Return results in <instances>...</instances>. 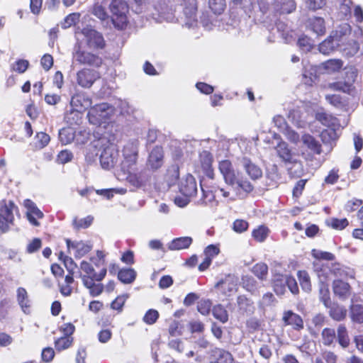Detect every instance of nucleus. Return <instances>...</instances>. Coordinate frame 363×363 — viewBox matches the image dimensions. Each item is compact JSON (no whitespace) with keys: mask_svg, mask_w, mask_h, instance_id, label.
<instances>
[{"mask_svg":"<svg viewBox=\"0 0 363 363\" xmlns=\"http://www.w3.org/2000/svg\"><path fill=\"white\" fill-rule=\"evenodd\" d=\"M80 274L83 285L89 289L91 296L95 297L99 296L104 291V286L101 283L106 277L107 269L103 267L99 273H96L95 269L91 263L83 260L79 266Z\"/></svg>","mask_w":363,"mask_h":363,"instance_id":"f257e3e1","label":"nucleus"},{"mask_svg":"<svg viewBox=\"0 0 363 363\" xmlns=\"http://www.w3.org/2000/svg\"><path fill=\"white\" fill-rule=\"evenodd\" d=\"M109 9L112 13V22L114 26L120 30L125 29L128 23L126 15L128 12L127 3L123 0H112Z\"/></svg>","mask_w":363,"mask_h":363,"instance_id":"f03ea898","label":"nucleus"},{"mask_svg":"<svg viewBox=\"0 0 363 363\" xmlns=\"http://www.w3.org/2000/svg\"><path fill=\"white\" fill-rule=\"evenodd\" d=\"M18 210V206L13 201L6 199L0 201V231L1 233L8 232L10 226L13 225V211Z\"/></svg>","mask_w":363,"mask_h":363,"instance_id":"7ed1b4c3","label":"nucleus"},{"mask_svg":"<svg viewBox=\"0 0 363 363\" xmlns=\"http://www.w3.org/2000/svg\"><path fill=\"white\" fill-rule=\"evenodd\" d=\"M111 106L107 103H101L91 107L87 113L90 123L101 125L108 123L111 116Z\"/></svg>","mask_w":363,"mask_h":363,"instance_id":"20e7f679","label":"nucleus"},{"mask_svg":"<svg viewBox=\"0 0 363 363\" xmlns=\"http://www.w3.org/2000/svg\"><path fill=\"white\" fill-rule=\"evenodd\" d=\"M82 34L85 38L86 44L88 48L95 51L104 50L106 48V42L101 33L86 26L82 29Z\"/></svg>","mask_w":363,"mask_h":363,"instance_id":"39448f33","label":"nucleus"},{"mask_svg":"<svg viewBox=\"0 0 363 363\" xmlns=\"http://www.w3.org/2000/svg\"><path fill=\"white\" fill-rule=\"evenodd\" d=\"M76 61L81 65L100 68L104 64L103 58L97 52L85 50L79 48L74 53Z\"/></svg>","mask_w":363,"mask_h":363,"instance_id":"423d86ee","label":"nucleus"},{"mask_svg":"<svg viewBox=\"0 0 363 363\" xmlns=\"http://www.w3.org/2000/svg\"><path fill=\"white\" fill-rule=\"evenodd\" d=\"M303 144L309 151H302L301 156L306 161L312 162L315 159V155H320L323 152L322 145L313 135L306 133L301 138Z\"/></svg>","mask_w":363,"mask_h":363,"instance_id":"0eeeda50","label":"nucleus"},{"mask_svg":"<svg viewBox=\"0 0 363 363\" xmlns=\"http://www.w3.org/2000/svg\"><path fill=\"white\" fill-rule=\"evenodd\" d=\"M100 78V73L91 68L84 67L76 74V81L79 86L89 89Z\"/></svg>","mask_w":363,"mask_h":363,"instance_id":"6e6552de","label":"nucleus"},{"mask_svg":"<svg viewBox=\"0 0 363 363\" xmlns=\"http://www.w3.org/2000/svg\"><path fill=\"white\" fill-rule=\"evenodd\" d=\"M92 100L89 94L84 91H77L71 98L70 105L77 112H84L90 108Z\"/></svg>","mask_w":363,"mask_h":363,"instance_id":"1a4fd4ad","label":"nucleus"},{"mask_svg":"<svg viewBox=\"0 0 363 363\" xmlns=\"http://www.w3.org/2000/svg\"><path fill=\"white\" fill-rule=\"evenodd\" d=\"M218 169L223 175L225 182L230 186L235 185L237 174L229 160H223L218 163Z\"/></svg>","mask_w":363,"mask_h":363,"instance_id":"9d476101","label":"nucleus"},{"mask_svg":"<svg viewBox=\"0 0 363 363\" xmlns=\"http://www.w3.org/2000/svg\"><path fill=\"white\" fill-rule=\"evenodd\" d=\"M332 287L334 295L340 300L345 301L352 295V288L351 285L342 279H335L333 281Z\"/></svg>","mask_w":363,"mask_h":363,"instance_id":"9b49d317","label":"nucleus"},{"mask_svg":"<svg viewBox=\"0 0 363 363\" xmlns=\"http://www.w3.org/2000/svg\"><path fill=\"white\" fill-rule=\"evenodd\" d=\"M282 321L285 326H291L296 331H301L304 328L302 317L291 310L285 311L283 313Z\"/></svg>","mask_w":363,"mask_h":363,"instance_id":"f8f14e48","label":"nucleus"},{"mask_svg":"<svg viewBox=\"0 0 363 363\" xmlns=\"http://www.w3.org/2000/svg\"><path fill=\"white\" fill-rule=\"evenodd\" d=\"M23 205L27 209L26 217L28 221L33 226H39L40 223L38 219H42L44 217L43 213L37 207L35 203L30 199H25Z\"/></svg>","mask_w":363,"mask_h":363,"instance_id":"ddd939ff","label":"nucleus"},{"mask_svg":"<svg viewBox=\"0 0 363 363\" xmlns=\"http://www.w3.org/2000/svg\"><path fill=\"white\" fill-rule=\"evenodd\" d=\"M164 163V150L162 146H155L150 152L147 165L152 170L160 169Z\"/></svg>","mask_w":363,"mask_h":363,"instance_id":"4468645a","label":"nucleus"},{"mask_svg":"<svg viewBox=\"0 0 363 363\" xmlns=\"http://www.w3.org/2000/svg\"><path fill=\"white\" fill-rule=\"evenodd\" d=\"M199 162L204 174L209 179H213L215 174L213 168V155L207 150L201 152L199 155Z\"/></svg>","mask_w":363,"mask_h":363,"instance_id":"2eb2a0df","label":"nucleus"},{"mask_svg":"<svg viewBox=\"0 0 363 363\" xmlns=\"http://www.w3.org/2000/svg\"><path fill=\"white\" fill-rule=\"evenodd\" d=\"M179 191L182 196H195L197 194V184L196 179L191 175L188 174L182 180L179 185Z\"/></svg>","mask_w":363,"mask_h":363,"instance_id":"dca6fc26","label":"nucleus"},{"mask_svg":"<svg viewBox=\"0 0 363 363\" xmlns=\"http://www.w3.org/2000/svg\"><path fill=\"white\" fill-rule=\"evenodd\" d=\"M211 355L213 360L209 363H235L233 354L223 348L215 347L211 350Z\"/></svg>","mask_w":363,"mask_h":363,"instance_id":"f3484780","label":"nucleus"},{"mask_svg":"<svg viewBox=\"0 0 363 363\" xmlns=\"http://www.w3.org/2000/svg\"><path fill=\"white\" fill-rule=\"evenodd\" d=\"M275 150L277 151V155L284 163H296V160L294 158V153L286 142L281 141L278 143Z\"/></svg>","mask_w":363,"mask_h":363,"instance_id":"a211bd4d","label":"nucleus"},{"mask_svg":"<svg viewBox=\"0 0 363 363\" xmlns=\"http://www.w3.org/2000/svg\"><path fill=\"white\" fill-rule=\"evenodd\" d=\"M271 285L277 296H282L286 292V275L280 273L273 274Z\"/></svg>","mask_w":363,"mask_h":363,"instance_id":"6ab92c4d","label":"nucleus"},{"mask_svg":"<svg viewBox=\"0 0 363 363\" xmlns=\"http://www.w3.org/2000/svg\"><path fill=\"white\" fill-rule=\"evenodd\" d=\"M242 165L247 174L252 179H257L262 176V171L261 168L253 163L250 158H242Z\"/></svg>","mask_w":363,"mask_h":363,"instance_id":"aec40b11","label":"nucleus"},{"mask_svg":"<svg viewBox=\"0 0 363 363\" xmlns=\"http://www.w3.org/2000/svg\"><path fill=\"white\" fill-rule=\"evenodd\" d=\"M326 308L329 309V315L334 320L342 321L345 319L347 311L344 306H340L336 302H332L330 307Z\"/></svg>","mask_w":363,"mask_h":363,"instance_id":"412c9836","label":"nucleus"},{"mask_svg":"<svg viewBox=\"0 0 363 363\" xmlns=\"http://www.w3.org/2000/svg\"><path fill=\"white\" fill-rule=\"evenodd\" d=\"M65 241L68 249L72 248L76 250L75 256L77 257L84 256L91 250V246L83 241L72 242L69 239H66Z\"/></svg>","mask_w":363,"mask_h":363,"instance_id":"4be33fe9","label":"nucleus"},{"mask_svg":"<svg viewBox=\"0 0 363 363\" xmlns=\"http://www.w3.org/2000/svg\"><path fill=\"white\" fill-rule=\"evenodd\" d=\"M193 240L191 237H179L173 239L168 244V250L171 251L187 249L192 244Z\"/></svg>","mask_w":363,"mask_h":363,"instance_id":"5701e85b","label":"nucleus"},{"mask_svg":"<svg viewBox=\"0 0 363 363\" xmlns=\"http://www.w3.org/2000/svg\"><path fill=\"white\" fill-rule=\"evenodd\" d=\"M137 273L133 268H122L118 272V279L123 284H132L136 279Z\"/></svg>","mask_w":363,"mask_h":363,"instance_id":"b1692460","label":"nucleus"},{"mask_svg":"<svg viewBox=\"0 0 363 363\" xmlns=\"http://www.w3.org/2000/svg\"><path fill=\"white\" fill-rule=\"evenodd\" d=\"M308 26L318 35H323L325 33V21L321 17H313L308 19Z\"/></svg>","mask_w":363,"mask_h":363,"instance_id":"393cba45","label":"nucleus"},{"mask_svg":"<svg viewBox=\"0 0 363 363\" xmlns=\"http://www.w3.org/2000/svg\"><path fill=\"white\" fill-rule=\"evenodd\" d=\"M270 233L269 228L265 225H260L252 231V238L257 242H263Z\"/></svg>","mask_w":363,"mask_h":363,"instance_id":"a878e982","label":"nucleus"},{"mask_svg":"<svg viewBox=\"0 0 363 363\" xmlns=\"http://www.w3.org/2000/svg\"><path fill=\"white\" fill-rule=\"evenodd\" d=\"M124 160L122 163V169L124 171L130 172L134 170L136 166L138 154L134 151L130 155H127L124 151Z\"/></svg>","mask_w":363,"mask_h":363,"instance_id":"bb28decb","label":"nucleus"},{"mask_svg":"<svg viewBox=\"0 0 363 363\" xmlns=\"http://www.w3.org/2000/svg\"><path fill=\"white\" fill-rule=\"evenodd\" d=\"M241 285L244 289L252 295L258 292L257 281L251 276H243L241 279Z\"/></svg>","mask_w":363,"mask_h":363,"instance_id":"cd10ccee","label":"nucleus"},{"mask_svg":"<svg viewBox=\"0 0 363 363\" xmlns=\"http://www.w3.org/2000/svg\"><path fill=\"white\" fill-rule=\"evenodd\" d=\"M350 316L352 322L359 324L363 323V305L352 304L350 307Z\"/></svg>","mask_w":363,"mask_h":363,"instance_id":"c85d7f7f","label":"nucleus"},{"mask_svg":"<svg viewBox=\"0 0 363 363\" xmlns=\"http://www.w3.org/2000/svg\"><path fill=\"white\" fill-rule=\"evenodd\" d=\"M337 337L340 345L343 348H347L350 344V340L348 335V332L346 326L344 324H340L337 327Z\"/></svg>","mask_w":363,"mask_h":363,"instance_id":"c756f323","label":"nucleus"},{"mask_svg":"<svg viewBox=\"0 0 363 363\" xmlns=\"http://www.w3.org/2000/svg\"><path fill=\"white\" fill-rule=\"evenodd\" d=\"M268 270V266L264 262L256 263L251 269L252 273L261 281L267 279Z\"/></svg>","mask_w":363,"mask_h":363,"instance_id":"7c9ffc66","label":"nucleus"},{"mask_svg":"<svg viewBox=\"0 0 363 363\" xmlns=\"http://www.w3.org/2000/svg\"><path fill=\"white\" fill-rule=\"evenodd\" d=\"M326 225L333 230H342L345 229L350 224L347 218H330L329 220H326Z\"/></svg>","mask_w":363,"mask_h":363,"instance_id":"2f4dec72","label":"nucleus"},{"mask_svg":"<svg viewBox=\"0 0 363 363\" xmlns=\"http://www.w3.org/2000/svg\"><path fill=\"white\" fill-rule=\"evenodd\" d=\"M297 277L299 281L301 289L306 292H310L312 289L311 277L306 270H298Z\"/></svg>","mask_w":363,"mask_h":363,"instance_id":"473e14b6","label":"nucleus"},{"mask_svg":"<svg viewBox=\"0 0 363 363\" xmlns=\"http://www.w3.org/2000/svg\"><path fill=\"white\" fill-rule=\"evenodd\" d=\"M74 342L73 337L62 336L57 338L54 342L55 348L57 351L61 352L71 347Z\"/></svg>","mask_w":363,"mask_h":363,"instance_id":"72a5a7b5","label":"nucleus"},{"mask_svg":"<svg viewBox=\"0 0 363 363\" xmlns=\"http://www.w3.org/2000/svg\"><path fill=\"white\" fill-rule=\"evenodd\" d=\"M315 271L322 282H326L331 279L330 264H321L315 267Z\"/></svg>","mask_w":363,"mask_h":363,"instance_id":"f704fd0d","label":"nucleus"},{"mask_svg":"<svg viewBox=\"0 0 363 363\" xmlns=\"http://www.w3.org/2000/svg\"><path fill=\"white\" fill-rule=\"evenodd\" d=\"M212 313L213 317L225 323L228 320V313L226 309L221 304H217L212 308Z\"/></svg>","mask_w":363,"mask_h":363,"instance_id":"c9c22d12","label":"nucleus"},{"mask_svg":"<svg viewBox=\"0 0 363 363\" xmlns=\"http://www.w3.org/2000/svg\"><path fill=\"white\" fill-rule=\"evenodd\" d=\"M343 65L341 60L333 59L328 60L323 63V67L328 73L339 72Z\"/></svg>","mask_w":363,"mask_h":363,"instance_id":"e433bc0d","label":"nucleus"},{"mask_svg":"<svg viewBox=\"0 0 363 363\" xmlns=\"http://www.w3.org/2000/svg\"><path fill=\"white\" fill-rule=\"evenodd\" d=\"M74 139V132L70 128H63L59 131V140L62 145L71 143Z\"/></svg>","mask_w":363,"mask_h":363,"instance_id":"4c0bfd02","label":"nucleus"},{"mask_svg":"<svg viewBox=\"0 0 363 363\" xmlns=\"http://www.w3.org/2000/svg\"><path fill=\"white\" fill-rule=\"evenodd\" d=\"M128 172L127 181L130 184L136 188H140L145 184V179L141 173Z\"/></svg>","mask_w":363,"mask_h":363,"instance_id":"58836bf2","label":"nucleus"},{"mask_svg":"<svg viewBox=\"0 0 363 363\" xmlns=\"http://www.w3.org/2000/svg\"><path fill=\"white\" fill-rule=\"evenodd\" d=\"M17 300L24 312L30 307L28 293L26 289L19 287L17 289Z\"/></svg>","mask_w":363,"mask_h":363,"instance_id":"ea45409f","label":"nucleus"},{"mask_svg":"<svg viewBox=\"0 0 363 363\" xmlns=\"http://www.w3.org/2000/svg\"><path fill=\"white\" fill-rule=\"evenodd\" d=\"M323 344L325 346L330 347L334 342L335 339V331L333 328H325L321 333Z\"/></svg>","mask_w":363,"mask_h":363,"instance_id":"a19ab883","label":"nucleus"},{"mask_svg":"<svg viewBox=\"0 0 363 363\" xmlns=\"http://www.w3.org/2000/svg\"><path fill=\"white\" fill-rule=\"evenodd\" d=\"M74 274L68 273L65 277V284L60 286V293L65 296H69L72 292V284L74 283Z\"/></svg>","mask_w":363,"mask_h":363,"instance_id":"79ce46f5","label":"nucleus"},{"mask_svg":"<svg viewBox=\"0 0 363 363\" xmlns=\"http://www.w3.org/2000/svg\"><path fill=\"white\" fill-rule=\"evenodd\" d=\"M237 303L240 310L251 311L254 309L253 301L245 295H240L237 298Z\"/></svg>","mask_w":363,"mask_h":363,"instance_id":"37998d69","label":"nucleus"},{"mask_svg":"<svg viewBox=\"0 0 363 363\" xmlns=\"http://www.w3.org/2000/svg\"><path fill=\"white\" fill-rule=\"evenodd\" d=\"M29 65L28 60L18 59L11 65V71L23 74L28 69Z\"/></svg>","mask_w":363,"mask_h":363,"instance_id":"c03bdc74","label":"nucleus"},{"mask_svg":"<svg viewBox=\"0 0 363 363\" xmlns=\"http://www.w3.org/2000/svg\"><path fill=\"white\" fill-rule=\"evenodd\" d=\"M319 299L325 307H330L333 301L330 298V293L328 284L320 287L319 290Z\"/></svg>","mask_w":363,"mask_h":363,"instance_id":"a18cd8bd","label":"nucleus"},{"mask_svg":"<svg viewBox=\"0 0 363 363\" xmlns=\"http://www.w3.org/2000/svg\"><path fill=\"white\" fill-rule=\"evenodd\" d=\"M114 157H113L106 150H104L100 155V163L105 169H109L114 165Z\"/></svg>","mask_w":363,"mask_h":363,"instance_id":"49530a36","label":"nucleus"},{"mask_svg":"<svg viewBox=\"0 0 363 363\" xmlns=\"http://www.w3.org/2000/svg\"><path fill=\"white\" fill-rule=\"evenodd\" d=\"M93 220L94 218L91 216L83 218H74L73 220L74 228L77 230L87 228L91 225Z\"/></svg>","mask_w":363,"mask_h":363,"instance_id":"de8ad7c7","label":"nucleus"},{"mask_svg":"<svg viewBox=\"0 0 363 363\" xmlns=\"http://www.w3.org/2000/svg\"><path fill=\"white\" fill-rule=\"evenodd\" d=\"M209 7L216 14H220L225 9L226 4L225 0H209Z\"/></svg>","mask_w":363,"mask_h":363,"instance_id":"09e8293b","label":"nucleus"},{"mask_svg":"<svg viewBox=\"0 0 363 363\" xmlns=\"http://www.w3.org/2000/svg\"><path fill=\"white\" fill-rule=\"evenodd\" d=\"M160 317L159 312L155 309H149L145 313L143 320L147 325H152L157 322Z\"/></svg>","mask_w":363,"mask_h":363,"instance_id":"8fccbe9b","label":"nucleus"},{"mask_svg":"<svg viewBox=\"0 0 363 363\" xmlns=\"http://www.w3.org/2000/svg\"><path fill=\"white\" fill-rule=\"evenodd\" d=\"M352 84L345 82H335L330 84V88L334 91L350 94L352 91Z\"/></svg>","mask_w":363,"mask_h":363,"instance_id":"3c124183","label":"nucleus"},{"mask_svg":"<svg viewBox=\"0 0 363 363\" xmlns=\"http://www.w3.org/2000/svg\"><path fill=\"white\" fill-rule=\"evenodd\" d=\"M212 308V302L209 299H202L197 303V310L203 315H208Z\"/></svg>","mask_w":363,"mask_h":363,"instance_id":"603ef678","label":"nucleus"},{"mask_svg":"<svg viewBox=\"0 0 363 363\" xmlns=\"http://www.w3.org/2000/svg\"><path fill=\"white\" fill-rule=\"evenodd\" d=\"M303 83L309 86H312L313 83L318 79V76L315 73V69L313 68H311L309 69L305 70L303 74Z\"/></svg>","mask_w":363,"mask_h":363,"instance_id":"864d4df0","label":"nucleus"},{"mask_svg":"<svg viewBox=\"0 0 363 363\" xmlns=\"http://www.w3.org/2000/svg\"><path fill=\"white\" fill-rule=\"evenodd\" d=\"M36 139V147L42 149L46 147L50 141V137L48 134H47L45 132H38L36 133L35 135Z\"/></svg>","mask_w":363,"mask_h":363,"instance_id":"5fc2aeb1","label":"nucleus"},{"mask_svg":"<svg viewBox=\"0 0 363 363\" xmlns=\"http://www.w3.org/2000/svg\"><path fill=\"white\" fill-rule=\"evenodd\" d=\"M168 333L171 337H177L182 335V328L179 321L173 320L169 323Z\"/></svg>","mask_w":363,"mask_h":363,"instance_id":"6e6d98bb","label":"nucleus"},{"mask_svg":"<svg viewBox=\"0 0 363 363\" xmlns=\"http://www.w3.org/2000/svg\"><path fill=\"white\" fill-rule=\"evenodd\" d=\"M127 296L125 295L118 296L111 303V308L113 310L117 311L118 313H121L123 309V306L126 301Z\"/></svg>","mask_w":363,"mask_h":363,"instance_id":"4d7b16f0","label":"nucleus"},{"mask_svg":"<svg viewBox=\"0 0 363 363\" xmlns=\"http://www.w3.org/2000/svg\"><path fill=\"white\" fill-rule=\"evenodd\" d=\"M58 330L61 333H62L63 336L72 337L76 328L72 323H65L59 326Z\"/></svg>","mask_w":363,"mask_h":363,"instance_id":"13d9d810","label":"nucleus"},{"mask_svg":"<svg viewBox=\"0 0 363 363\" xmlns=\"http://www.w3.org/2000/svg\"><path fill=\"white\" fill-rule=\"evenodd\" d=\"M248 227V222L243 219H236L233 223V230L238 233L245 232Z\"/></svg>","mask_w":363,"mask_h":363,"instance_id":"bf43d9fd","label":"nucleus"},{"mask_svg":"<svg viewBox=\"0 0 363 363\" xmlns=\"http://www.w3.org/2000/svg\"><path fill=\"white\" fill-rule=\"evenodd\" d=\"M363 203V201L359 199H352L349 200L345 206V209L348 213H352L356 211L359 207H360Z\"/></svg>","mask_w":363,"mask_h":363,"instance_id":"052dcab7","label":"nucleus"},{"mask_svg":"<svg viewBox=\"0 0 363 363\" xmlns=\"http://www.w3.org/2000/svg\"><path fill=\"white\" fill-rule=\"evenodd\" d=\"M312 255L313 257L317 259L333 261L335 259V255L330 252L316 251L315 250H313Z\"/></svg>","mask_w":363,"mask_h":363,"instance_id":"680f3d73","label":"nucleus"},{"mask_svg":"<svg viewBox=\"0 0 363 363\" xmlns=\"http://www.w3.org/2000/svg\"><path fill=\"white\" fill-rule=\"evenodd\" d=\"M308 179L298 180L293 188L292 195L294 198H299L305 189Z\"/></svg>","mask_w":363,"mask_h":363,"instance_id":"e2e57ef3","label":"nucleus"},{"mask_svg":"<svg viewBox=\"0 0 363 363\" xmlns=\"http://www.w3.org/2000/svg\"><path fill=\"white\" fill-rule=\"evenodd\" d=\"M73 159V154L70 150H61L57 157V160L60 164L67 163Z\"/></svg>","mask_w":363,"mask_h":363,"instance_id":"0e129e2a","label":"nucleus"},{"mask_svg":"<svg viewBox=\"0 0 363 363\" xmlns=\"http://www.w3.org/2000/svg\"><path fill=\"white\" fill-rule=\"evenodd\" d=\"M339 177V169L337 168H333L328 172V174L325 177L324 182L326 184H334L337 182Z\"/></svg>","mask_w":363,"mask_h":363,"instance_id":"69168bd1","label":"nucleus"},{"mask_svg":"<svg viewBox=\"0 0 363 363\" xmlns=\"http://www.w3.org/2000/svg\"><path fill=\"white\" fill-rule=\"evenodd\" d=\"M289 291L294 294H299V289L296 279L291 275H286V285Z\"/></svg>","mask_w":363,"mask_h":363,"instance_id":"338daca9","label":"nucleus"},{"mask_svg":"<svg viewBox=\"0 0 363 363\" xmlns=\"http://www.w3.org/2000/svg\"><path fill=\"white\" fill-rule=\"evenodd\" d=\"M321 356L326 363H337L338 356L333 351L325 350L322 352Z\"/></svg>","mask_w":363,"mask_h":363,"instance_id":"774afa93","label":"nucleus"}]
</instances>
